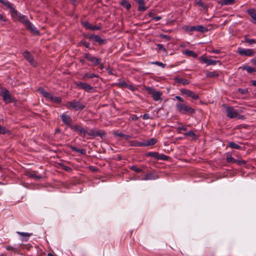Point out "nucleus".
I'll use <instances>...</instances> for the list:
<instances>
[{
  "label": "nucleus",
  "instance_id": "f257e3e1",
  "mask_svg": "<svg viewBox=\"0 0 256 256\" xmlns=\"http://www.w3.org/2000/svg\"><path fill=\"white\" fill-rule=\"evenodd\" d=\"M176 107L178 111L184 114H194L195 112L194 110L186 103L177 102L176 104Z\"/></svg>",
  "mask_w": 256,
  "mask_h": 256
},
{
  "label": "nucleus",
  "instance_id": "f03ea898",
  "mask_svg": "<svg viewBox=\"0 0 256 256\" xmlns=\"http://www.w3.org/2000/svg\"><path fill=\"white\" fill-rule=\"evenodd\" d=\"M65 106L66 108H71L76 111L82 110L85 108L84 104H82L80 101L76 100L67 102Z\"/></svg>",
  "mask_w": 256,
  "mask_h": 256
},
{
  "label": "nucleus",
  "instance_id": "7ed1b4c3",
  "mask_svg": "<svg viewBox=\"0 0 256 256\" xmlns=\"http://www.w3.org/2000/svg\"><path fill=\"white\" fill-rule=\"evenodd\" d=\"M106 134L102 130H97L96 129H92L90 130L88 132L87 131L86 136L87 138H94L96 136H100L101 138H102L104 136H105Z\"/></svg>",
  "mask_w": 256,
  "mask_h": 256
},
{
  "label": "nucleus",
  "instance_id": "20e7f679",
  "mask_svg": "<svg viewBox=\"0 0 256 256\" xmlns=\"http://www.w3.org/2000/svg\"><path fill=\"white\" fill-rule=\"evenodd\" d=\"M226 112L228 117L230 118H237L238 119L242 118L243 116L239 114L237 111L233 108L230 106H226Z\"/></svg>",
  "mask_w": 256,
  "mask_h": 256
},
{
  "label": "nucleus",
  "instance_id": "39448f33",
  "mask_svg": "<svg viewBox=\"0 0 256 256\" xmlns=\"http://www.w3.org/2000/svg\"><path fill=\"white\" fill-rule=\"evenodd\" d=\"M147 90L149 94H151L152 98L155 101L162 100V93L160 91H157L152 88L148 87Z\"/></svg>",
  "mask_w": 256,
  "mask_h": 256
},
{
  "label": "nucleus",
  "instance_id": "423d86ee",
  "mask_svg": "<svg viewBox=\"0 0 256 256\" xmlns=\"http://www.w3.org/2000/svg\"><path fill=\"white\" fill-rule=\"evenodd\" d=\"M60 117L64 124L72 129L74 125L72 124V119L71 117L65 112L62 114Z\"/></svg>",
  "mask_w": 256,
  "mask_h": 256
},
{
  "label": "nucleus",
  "instance_id": "0eeeda50",
  "mask_svg": "<svg viewBox=\"0 0 256 256\" xmlns=\"http://www.w3.org/2000/svg\"><path fill=\"white\" fill-rule=\"evenodd\" d=\"M238 54L240 56H252L255 54V52L252 49H246L239 48L238 50Z\"/></svg>",
  "mask_w": 256,
  "mask_h": 256
},
{
  "label": "nucleus",
  "instance_id": "6e6552de",
  "mask_svg": "<svg viewBox=\"0 0 256 256\" xmlns=\"http://www.w3.org/2000/svg\"><path fill=\"white\" fill-rule=\"evenodd\" d=\"M84 58L90 62L92 65L96 66L99 64L101 62V59L97 58L95 56H91L89 53H86L84 55Z\"/></svg>",
  "mask_w": 256,
  "mask_h": 256
},
{
  "label": "nucleus",
  "instance_id": "1a4fd4ad",
  "mask_svg": "<svg viewBox=\"0 0 256 256\" xmlns=\"http://www.w3.org/2000/svg\"><path fill=\"white\" fill-rule=\"evenodd\" d=\"M76 84L79 88L84 90L88 92H92L94 90V88L87 83L78 82H76Z\"/></svg>",
  "mask_w": 256,
  "mask_h": 256
},
{
  "label": "nucleus",
  "instance_id": "9d476101",
  "mask_svg": "<svg viewBox=\"0 0 256 256\" xmlns=\"http://www.w3.org/2000/svg\"><path fill=\"white\" fill-rule=\"evenodd\" d=\"M180 92L182 94H186V96L190 97L194 100H196L199 98V96L190 90L186 88H182Z\"/></svg>",
  "mask_w": 256,
  "mask_h": 256
},
{
  "label": "nucleus",
  "instance_id": "9b49d317",
  "mask_svg": "<svg viewBox=\"0 0 256 256\" xmlns=\"http://www.w3.org/2000/svg\"><path fill=\"white\" fill-rule=\"evenodd\" d=\"M24 58L30 63V64L33 66H36V62L34 59L32 54L28 51H24L23 54Z\"/></svg>",
  "mask_w": 256,
  "mask_h": 256
},
{
  "label": "nucleus",
  "instance_id": "f8f14e48",
  "mask_svg": "<svg viewBox=\"0 0 256 256\" xmlns=\"http://www.w3.org/2000/svg\"><path fill=\"white\" fill-rule=\"evenodd\" d=\"M88 39L90 40H92L95 42H97L99 44H106V40L101 38L98 35L90 34L88 36Z\"/></svg>",
  "mask_w": 256,
  "mask_h": 256
},
{
  "label": "nucleus",
  "instance_id": "ddd939ff",
  "mask_svg": "<svg viewBox=\"0 0 256 256\" xmlns=\"http://www.w3.org/2000/svg\"><path fill=\"white\" fill-rule=\"evenodd\" d=\"M71 130L77 132L79 134H82L83 136H86L87 130L80 126L75 124Z\"/></svg>",
  "mask_w": 256,
  "mask_h": 256
},
{
  "label": "nucleus",
  "instance_id": "4468645a",
  "mask_svg": "<svg viewBox=\"0 0 256 256\" xmlns=\"http://www.w3.org/2000/svg\"><path fill=\"white\" fill-rule=\"evenodd\" d=\"M2 96L3 100L6 103H10L12 102L11 95L8 90H4L2 92Z\"/></svg>",
  "mask_w": 256,
  "mask_h": 256
},
{
  "label": "nucleus",
  "instance_id": "2eb2a0df",
  "mask_svg": "<svg viewBox=\"0 0 256 256\" xmlns=\"http://www.w3.org/2000/svg\"><path fill=\"white\" fill-rule=\"evenodd\" d=\"M199 60L200 62L206 64L207 66L215 65L217 62L216 60L208 59L204 56H200Z\"/></svg>",
  "mask_w": 256,
  "mask_h": 256
},
{
  "label": "nucleus",
  "instance_id": "dca6fc26",
  "mask_svg": "<svg viewBox=\"0 0 256 256\" xmlns=\"http://www.w3.org/2000/svg\"><path fill=\"white\" fill-rule=\"evenodd\" d=\"M195 30L197 31V32H206L208 31V28L202 25L198 26H190V32H194Z\"/></svg>",
  "mask_w": 256,
  "mask_h": 256
},
{
  "label": "nucleus",
  "instance_id": "f3484780",
  "mask_svg": "<svg viewBox=\"0 0 256 256\" xmlns=\"http://www.w3.org/2000/svg\"><path fill=\"white\" fill-rule=\"evenodd\" d=\"M158 178V176L152 172L147 174L145 176L140 180H154Z\"/></svg>",
  "mask_w": 256,
  "mask_h": 256
},
{
  "label": "nucleus",
  "instance_id": "a211bd4d",
  "mask_svg": "<svg viewBox=\"0 0 256 256\" xmlns=\"http://www.w3.org/2000/svg\"><path fill=\"white\" fill-rule=\"evenodd\" d=\"M27 26L26 27L30 30L32 32L37 34L38 33L36 28L30 22V21H26Z\"/></svg>",
  "mask_w": 256,
  "mask_h": 256
},
{
  "label": "nucleus",
  "instance_id": "6ab92c4d",
  "mask_svg": "<svg viewBox=\"0 0 256 256\" xmlns=\"http://www.w3.org/2000/svg\"><path fill=\"white\" fill-rule=\"evenodd\" d=\"M84 26L86 29L92 30H99L100 29V26H92L88 22H84Z\"/></svg>",
  "mask_w": 256,
  "mask_h": 256
},
{
  "label": "nucleus",
  "instance_id": "aec40b11",
  "mask_svg": "<svg viewBox=\"0 0 256 256\" xmlns=\"http://www.w3.org/2000/svg\"><path fill=\"white\" fill-rule=\"evenodd\" d=\"M16 232L21 236V240L23 241L28 240L30 236H31V234L28 232Z\"/></svg>",
  "mask_w": 256,
  "mask_h": 256
},
{
  "label": "nucleus",
  "instance_id": "412c9836",
  "mask_svg": "<svg viewBox=\"0 0 256 256\" xmlns=\"http://www.w3.org/2000/svg\"><path fill=\"white\" fill-rule=\"evenodd\" d=\"M136 2L138 4V11L144 12L146 10V8L144 6V0H136Z\"/></svg>",
  "mask_w": 256,
  "mask_h": 256
},
{
  "label": "nucleus",
  "instance_id": "4be33fe9",
  "mask_svg": "<svg viewBox=\"0 0 256 256\" xmlns=\"http://www.w3.org/2000/svg\"><path fill=\"white\" fill-rule=\"evenodd\" d=\"M38 90L48 100L49 99L50 95L52 94V93L47 92L42 88H38Z\"/></svg>",
  "mask_w": 256,
  "mask_h": 256
},
{
  "label": "nucleus",
  "instance_id": "5701e85b",
  "mask_svg": "<svg viewBox=\"0 0 256 256\" xmlns=\"http://www.w3.org/2000/svg\"><path fill=\"white\" fill-rule=\"evenodd\" d=\"M156 142H157L156 139L154 138H152L145 142H143V144H144V146H152V145H154L155 144H156Z\"/></svg>",
  "mask_w": 256,
  "mask_h": 256
},
{
  "label": "nucleus",
  "instance_id": "b1692460",
  "mask_svg": "<svg viewBox=\"0 0 256 256\" xmlns=\"http://www.w3.org/2000/svg\"><path fill=\"white\" fill-rule=\"evenodd\" d=\"M176 82L182 84L183 85H186L189 84L190 82L188 80L182 79L179 77H176L174 78Z\"/></svg>",
  "mask_w": 256,
  "mask_h": 256
},
{
  "label": "nucleus",
  "instance_id": "393cba45",
  "mask_svg": "<svg viewBox=\"0 0 256 256\" xmlns=\"http://www.w3.org/2000/svg\"><path fill=\"white\" fill-rule=\"evenodd\" d=\"M182 54L186 55L188 56H192V58H196L197 56V54L195 53L194 51L191 50H186L184 52H182Z\"/></svg>",
  "mask_w": 256,
  "mask_h": 256
},
{
  "label": "nucleus",
  "instance_id": "a878e982",
  "mask_svg": "<svg viewBox=\"0 0 256 256\" xmlns=\"http://www.w3.org/2000/svg\"><path fill=\"white\" fill-rule=\"evenodd\" d=\"M248 12L252 18V22L256 24V12L253 9H250L248 10Z\"/></svg>",
  "mask_w": 256,
  "mask_h": 256
},
{
  "label": "nucleus",
  "instance_id": "bb28decb",
  "mask_svg": "<svg viewBox=\"0 0 256 256\" xmlns=\"http://www.w3.org/2000/svg\"><path fill=\"white\" fill-rule=\"evenodd\" d=\"M130 145L134 146H143V142H138L137 140H131L130 142Z\"/></svg>",
  "mask_w": 256,
  "mask_h": 256
},
{
  "label": "nucleus",
  "instance_id": "cd10ccee",
  "mask_svg": "<svg viewBox=\"0 0 256 256\" xmlns=\"http://www.w3.org/2000/svg\"><path fill=\"white\" fill-rule=\"evenodd\" d=\"M120 4L124 8H125L127 10H129L131 8L130 4L126 0H122L120 2Z\"/></svg>",
  "mask_w": 256,
  "mask_h": 256
},
{
  "label": "nucleus",
  "instance_id": "c85d7f7f",
  "mask_svg": "<svg viewBox=\"0 0 256 256\" xmlns=\"http://www.w3.org/2000/svg\"><path fill=\"white\" fill-rule=\"evenodd\" d=\"M218 76V74L216 72H208L206 74V76L208 78H215Z\"/></svg>",
  "mask_w": 256,
  "mask_h": 256
},
{
  "label": "nucleus",
  "instance_id": "c756f323",
  "mask_svg": "<svg viewBox=\"0 0 256 256\" xmlns=\"http://www.w3.org/2000/svg\"><path fill=\"white\" fill-rule=\"evenodd\" d=\"M240 68H242L243 70H246L247 72L250 74L254 72V68L247 65L241 66Z\"/></svg>",
  "mask_w": 256,
  "mask_h": 256
},
{
  "label": "nucleus",
  "instance_id": "7c9ffc66",
  "mask_svg": "<svg viewBox=\"0 0 256 256\" xmlns=\"http://www.w3.org/2000/svg\"><path fill=\"white\" fill-rule=\"evenodd\" d=\"M18 16L19 17L20 20L23 24H24L26 26H27V24H26V21H30V20L26 18V17L25 16L22 15L20 14Z\"/></svg>",
  "mask_w": 256,
  "mask_h": 256
},
{
  "label": "nucleus",
  "instance_id": "2f4dec72",
  "mask_svg": "<svg viewBox=\"0 0 256 256\" xmlns=\"http://www.w3.org/2000/svg\"><path fill=\"white\" fill-rule=\"evenodd\" d=\"M228 145L230 148H232L239 150L241 148V146H240L234 142H230L228 143Z\"/></svg>",
  "mask_w": 256,
  "mask_h": 256
},
{
  "label": "nucleus",
  "instance_id": "473e14b6",
  "mask_svg": "<svg viewBox=\"0 0 256 256\" xmlns=\"http://www.w3.org/2000/svg\"><path fill=\"white\" fill-rule=\"evenodd\" d=\"M2 4H4V6H6L7 8L12 10L14 12H16V10H14L12 4L8 1L6 0H4V2Z\"/></svg>",
  "mask_w": 256,
  "mask_h": 256
},
{
  "label": "nucleus",
  "instance_id": "72a5a7b5",
  "mask_svg": "<svg viewBox=\"0 0 256 256\" xmlns=\"http://www.w3.org/2000/svg\"><path fill=\"white\" fill-rule=\"evenodd\" d=\"M98 78V75L94 74V73L88 74L86 73L84 74V78Z\"/></svg>",
  "mask_w": 256,
  "mask_h": 256
},
{
  "label": "nucleus",
  "instance_id": "f704fd0d",
  "mask_svg": "<svg viewBox=\"0 0 256 256\" xmlns=\"http://www.w3.org/2000/svg\"><path fill=\"white\" fill-rule=\"evenodd\" d=\"M130 169L138 173L142 172V170L140 168H138L136 166H132Z\"/></svg>",
  "mask_w": 256,
  "mask_h": 256
},
{
  "label": "nucleus",
  "instance_id": "c9c22d12",
  "mask_svg": "<svg viewBox=\"0 0 256 256\" xmlns=\"http://www.w3.org/2000/svg\"><path fill=\"white\" fill-rule=\"evenodd\" d=\"M72 149L74 150V151H76V152H77L81 154H85L86 153V150L84 149H83V148H82V149H80V148H78L76 147H72Z\"/></svg>",
  "mask_w": 256,
  "mask_h": 256
},
{
  "label": "nucleus",
  "instance_id": "e433bc0d",
  "mask_svg": "<svg viewBox=\"0 0 256 256\" xmlns=\"http://www.w3.org/2000/svg\"><path fill=\"white\" fill-rule=\"evenodd\" d=\"M226 160L228 163H234L235 159H234L230 154H228Z\"/></svg>",
  "mask_w": 256,
  "mask_h": 256
},
{
  "label": "nucleus",
  "instance_id": "4c0bfd02",
  "mask_svg": "<svg viewBox=\"0 0 256 256\" xmlns=\"http://www.w3.org/2000/svg\"><path fill=\"white\" fill-rule=\"evenodd\" d=\"M146 156H151L157 159L158 156V152H149L147 153Z\"/></svg>",
  "mask_w": 256,
  "mask_h": 256
},
{
  "label": "nucleus",
  "instance_id": "58836bf2",
  "mask_svg": "<svg viewBox=\"0 0 256 256\" xmlns=\"http://www.w3.org/2000/svg\"><path fill=\"white\" fill-rule=\"evenodd\" d=\"M234 2V0H223L222 4V5H230L232 4Z\"/></svg>",
  "mask_w": 256,
  "mask_h": 256
},
{
  "label": "nucleus",
  "instance_id": "ea45409f",
  "mask_svg": "<svg viewBox=\"0 0 256 256\" xmlns=\"http://www.w3.org/2000/svg\"><path fill=\"white\" fill-rule=\"evenodd\" d=\"M244 40L246 42L250 44H252L256 42V40L254 39H250L247 38H244Z\"/></svg>",
  "mask_w": 256,
  "mask_h": 256
},
{
  "label": "nucleus",
  "instance_id": "a19ab883",
  "mask_svg": "<svg viewBox=\"0 0 256 256\" xmlns=\"http://www.w3.org/2000/svg\"><path fill=\"white\" fill-rule=\"evenodd\" d=\"M168 159V156L166 155L160 154L158 153V156L157 160H166Z\"/></svg>",
  "mask_w": 256,
  "mask_h": 256
},
{
  "label": "nucleus",
  "instance_id": "79ce46f5",
  "mask_svg": "<svg viewBox=\"0 0 256 256\" xmlns=\"http://www.w3.org/2000/svg\"><path fill=\"white\" fill-rule=\"evenodd\" d=\"M234 163H236L240 166L244 165L246 164V162L242 160H234Z\"/></svg>",
  "mask_w": 256,
  "mask_h": 256
},
{
  "label": "nucleus",
  "instance_id": "37998d69",
  "mask_svg": "<svg viewBox=\"0 0 256 256\" xmlns=\"http://www.w3.org/2000/svg\"><path fill=\"white\" fill-rule=\"evenodd\" d=\"M152 64L160 66L162 68H164L165 67V64L158 61L152 62Z\"/></svg>",
  "mask_w": 256,
  "mask_h": 256
},
{
  "label": "nucleus",
  "instance_id": "c03bdc74",
  "mask_svg": "<svg viewBox=\"0 0 256 256\" xmlns=\"http://www.w3.org/2000/svg\"><path fill=\"white\" fill-rule=\"evenodd\" d=\"M9 131L0 125V134H5Z\"/></svg>",
  "mask_w": 256,
  "mask_h": 256
},
{
  "label": "nucleus",
  "instance_id": "a18cd8bd",
  "mask_svg": "<svg viewBox=\"0 0 256 256\" xmlns=\"http://www.w3.org/2000/svg\"><path fill=\"white\" fill-rule=\"evenodd\" d=\"M62 100L60 97L55 96L54 98V100L52 102H54L57 104H60Z\"/></svg>",
  "mask_w": 256,
  "mask_h": 256
},
{
  "label": "nucleus",
  "instance_id": "49530a36",
  "mask_svg": "<svg viewBox=\"0 0 256 256\" xmlns=\"http://www.w3.org/2000/svg\"><path fill=\"white\" fill-rule=\"evenodd\" d=\"M81 44L84 46L86 48H89V49H90V43L88 42H85V41H82L81 42Z\"/></svg>",
  "mask_w": 256,
  "mask_h": 256
},
{
  "label": "nucleus",
  "instance_id": "de8ad7c7",
  "mask_svg": "<svg viewBox=\"0 0 256 256\" xmlns=\"http://www.w3.org/2000/svg\"><path fill=\"white\" fill-rule=\"evenodd\" d=\"M126 88L132 91H134L136 90V88L132 84L126 85Z\"/></svg>",
  "mask_w": 256,
  "mask_h": 256
},
{
  "label": "nucleus",
  "instance_id": "09e8293b",
  "mask_svg": "<svg viewBox=\"0 0 256 256\" xmlns=\"http://www.w3.org/2000/svg\"><path fill=\"white\" fill-rule=\"evenodd\" d=\"M157 46L159 50H162L164 52H166V48L164 47L162 44H158Z\"/></svg>",
  "mask_w": 256,
  "mask_h": 256
},
{
  "label": "nucleus",
  "instance_id": "8fccbe9b",
  "mask_svg": "<svg viewBox=\"0 0 256 256\" xmlns=\"http://www.w3.org/2000/svg\"><path fill=\"white\" fill-rule=\"evenodd\" d=\"M186 135L190 136H196L195 134L192 130L188 131L187 133L186 134Z\"/></svg>",
  "mask_w": 256,
  "mask_h": 256
},
{
  "label": "nucleus",
  "instance_id": "3c124183",
  "mask_svg": "<svg viewBox=\"0 0 256 256\" xmlns=\"http://www.w3.org/2000/svg\"><path fill=\"white\" fill-rule=\"evenodd\" d=\"M160 37L166 39V40H170V37L169 36L166 34H160Z\"/></svg>",
  "mask_w": 256,
  "mask_h": 256
},
{
  "label": "nucleus",
  "instance_id": "603ef678",
  "mask_svg": "<svg viewBox=\"0 0 256 256\" xmlns=\"http://www.w3.org/2000/svg\"><path fill=\"white\" fill-rule=\"evenodd\" d=\"M190 26H189L187 25H184L182 26V28L186 32H190Z\"/></svg>",
  "mask_w": 256,
  "mask_h": 256
},
{
  "label": "nucleus",
  "instance_id": "864d4df0",
  "mask_svg": "<svg viewBox=\"0 0 256 256\" xmlns=\"http://www.w3.org/2000/svg\"><path fill=\"white\" fill-rule=\"evenodd\" d=\"M196 4L199 6H201V7H204V4L202 2V0H198L196 2Z\"/></svg>",
  "mask_w": 256,
  "mask_h": 256
},
{
  "label": "nucleus",
  "instance_id": "5fc2aeb1",
  "mask_svg": "<svg viewBox=\"0 0 256 256\" xmlns=\"http://www.w3.org/2000/svg\"><path fill=\"white\" fill-rule=\"evenodd\" d=\"M175 98L178 100L180 102V103H182L184 102V100L180 96H175Z\"/></svg>",
  "mask_w": 256,
  "mask_h": 256
},
{
  "label": "nucleus",
  "instance_id": "6e6d98bb",
  "mask_svg": "<svg viewBox=\"0 0 256 256\" xmlns=\"http://www.w3.org/2000/svg\"><path fill=\"white\" fill-rule=\"evenodd\" d=\"M62 168H63V170H64L66 171H68V172L72 170L68 166H63Z\"/></svg>",
  "mask_w": 256,
  "mask_h": 256
},
{
  "label": "nucleus",
  "instance_id": "4d7b16f0",
  "mask_svg": "<svg viewBox=\"0 0 256 256\" xmlns=\"http://www.w3.org/2000/svg\"><path fill=\"white\" fill-rule=\"evenodd\" d=\"M114 136H119L120 137L125 136V134L121 132H114Z\"/></svg>",
  "mask_w": 256,
  "mask_h": 256
},
{
  "label": "nucleus",
  "instance_id": "13d9d810",
  "mask_svg": "<svg viewBox=\"0 0 256 256\" xmlns=\"http://www.w3.org/2000/svg\"><path fill=\"white\" fill-rule=\"evenodd\" d=\"M150 118V115L148 114H145L142 116V118L144 120H148Z\"/></svg>",
  "mask_w": 256,
  "mask_h": 256
},
{
  "label": "nucleus",
  "instance_id": "bf43d9fd",
  "mask_svg": "<svg viewBox=\"0 0 256 256\" xmlns=\"http://www.w3.org/2000/svg\"><path fill=\"white\" fill-rule=\"evenodd\" d=\"M162 18L161 16H157L153 17V20H155L156 21L160 20Z\"/></svg>",
  "mask_w": 256,
  "mask_h": 256
},
{
  "label": "nucleus",
  "instance_id": "052dcab7",
  "mask_svg": "<svg viewBox=\"0 0 256 256\" xmlns=\"http://www.w3.org/2000/svg\"><path fill=\"white\" fill-rule=\"evenodd\" d=\"M211 52H212L214 54H219L220 52V50L217 49L212 50Z\"/></svg>",
  "mask_w": 256,
  "mask_h": 256
},
{
  "label": "nucleus",
  "instance_id": "680f3d73",
  "mask_svg": "<svg viewBox=\"0 0 256 256\" xmlns=\"http://www.w3.org/2000/svg\"><path fill=\"white\" fill-rule=\"evenodd\" d=\"M54 96L52 94L50 95L48 100L52 102L54 100Z\"/></svg>",
  "mask_w": 256,
  "mask_h": 256
},
{
  "label": "nucleus",
  "instance_id": "e2e57ef3",
  "mask_svg": "<svg viewBox=\"0 0 256 256\" xmlns=\"http://www.w3.org/2000/svg\"><path fill=\"white\" fill-rule=\"evenodd\" d=\"M238 91L242 94H244L246 92V90H245L242 88H239Z\"/></svg>",
  "mask_w": 256,
  "mask_h": 256
},
{
  "label": "nucleus",
  "instance_id": "0e129e2a",
  "mask_svg": "<svg viewBox=\"0 0 256 256\" xmlns=\"http://www.w3.org/2000/svg\"><path fill=\"white\" fill-rule=\"evenodd\" d=\"M148 16H149L150 17V18H153V17H154V13L153 12H150L148 13Z\"/></svg>",
  "mask_w": 256,
  "mask_h": 256
},
{
  "label": "nucleus",
  "instance_id": "69168bd1",
  "mask_svg": "<svg viewBox=\"0 0 256 256\" xmlns=\"http://www.w3.org/2000/svg\"><path fill=\"white\" fill-rule=\"evenodd\" d=\"M0 20H3V21H5V20L4 18L2 15L1 14H0Z\"/></svg>",
  "mask_w": 256,
  "mask_h": 256
},
{
  "label": "nucleus",
  "instance_id": "338daca9",
  "mask_svg": "<svg viewBox=\"0 0 256 256\" xmlns=\"http://www.w3.org/2000/svg\"><path fill=\"white\" fill-rule=\"evenodd\" d=\"M252 84L253 86H256V80H254L252 81Z\"/></svg>",
  "mask_w": 256,
  "mask_h": 256
},
{
  "label": "nucleus",
  "instance_id": "774afa93",
  "mask_svg": "<svg viewBox=\"0 0 256 256\" xmlns=\"http://www.w3.org/2000/svg\"><path fill=\"white\" fill-rule=\"evenodd\" d=\"M252 62L254 64L256 65V59H253Z\"/></svg>",
  "mask_w": 256,
  "mask_h": 256
}]
</instances>
